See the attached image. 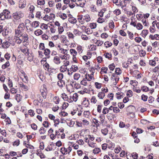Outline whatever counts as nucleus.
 <instances>
[{
  "label": "nucleus",
  "mask_w": 159,
  "mask_h": 159,
  "mask_svg": "<svg viewBox=\"0 0 159 159\" xmlns=\"http://www.w3.org/2000/svg\"><path fill=\"white\" fill-rule=\"evenodd\" d=\"M78 70V66L75 65H72L70 68V70L72 71L73 72H75Z\"/></svg>",
  "instance_id": "nucleus-24"
},
{
  "label": "nucleus",
  "mask_w": 159,
  "mask_h": 159,
  "mask_svg": "<svg viewBox=\"0 0 159 159\" xmlns=\"http://www.w3.org/2000/svg\"><path fill=\"white\" fill-rule=\"evenodd\" d=\"M10 66V63L9 61H7L5 64H3L2 66V69H4L6 68L9 67Z\"/></svg>",
  "instance_id": "nucleus-35"
},
{
  "label": "nucleus",
  "mask_w": 159,
  "mask_h": 159,
  "mask_svg": "<svg viewBox=\"0 0 159 159\" xmlns=\"http://www.w3.org/2000/svg\"><path fill=\"white\" fill-rule=\"evenodd\" d=\"M67 67L65 66L62 65L60 67V70L61 72H64L67 70Z\"/></svg>",
  "instance_id": "nucleus-39"
},
{
  "label": "nucleus",
  "mask_w": 159,
  "mask_h": 159,
  "mask_svg": "<svg viewBox=\"0 0 159 159\" xmlns=\"http://www.w3.org/2000/svg\"><path fill=\"white\" fill-rule=\"evenodd\" d=\"M25 29L24 23H21L19 24L17 28L15 30V36L16 38L15 41L17 44H20L22 42L23 43H27L28 41V35L26 33H22Z\"/></svg>",
  "instance_id": "nucleus-1"
},
{
  "label": "nucleus",
  "mask_w": 159,
  "mask_h": 159,
  "mask_svg": "<svg viewBox=\"0 0 159 159\" xmlns=\"http://www.w3.org/2000/svg\"><path fill=\"white\" fill-rule=\"evenodd\" d=\"M28 11L31 14H32L34 11L35 7L34 6L31 4H29L28 5Z\"/></svg>",
  "instance_id": "nucleus-13"
},
{
  "label": "nucleus",
  "mask_w": 159,
  "mask_h": 159,
  "mask_svg": "<svg viewBox=\"0 0 159 159\" xmlns=\"http://www.w3.org/2000/svg\"><path fill=\"white\" fill-rule=\"evenodd\" d=\"M22 75H21L22 77H23L24 78H22L23 81L25 83H27L28 81V77L27 75L24 72L21 73Z\"/></svg>",
  "instance_id": "nucleus-15"
},
{
  "label": "nucleus",
  "mask_w": 159,
  "mask_h": 159,
  "mask_svg": "<svg viewBox=\"0 0 159 159\" xmlns=\"http://www.w3.org/2000/svg\"><path fill=\"white\" fill-rule=\"evenodd\" d=\"M43 33V31L40 29L34 31V34L37 36L41 35Z\"/></svg>",
  "instance_id": "nucleus-29"
},
{
  "label": "nucleus",
  "mask_w": 159,
  "mask_h": 159,
  "mask_svg": "<svg viewBox=\"0 0 159 159\" xmlns=\"http://www.w3.org/2000/svg\"><path fill=\"white\" fill-rule=\"evenodd\" d=\"M108 143V144H107V147L111 150H113L115 147L114 144L110 141H109Z\"/></svg>",
  "instance_id": "nucleus-19"
},
{
  "label": "nucleus",
  "mask_w": 159,
  "mask_h": 159,
  "mask_svg": "<svg viewBox=\"0 0 159 159\" xmlns=\"http://www.w3.org/2000/svg\"><path fill=\"white\" fill-rule=\"evenodd\" d=\"M85 2L84 0H78L75 2V3L77 6L83 7L85 4Z\"/></svg>",
  "instance_id": "nucleus-12"
},
{
  "label": "nucleus",
  "mask_w": 159,
  "mask_h": 159,
  "mask_svg": "<svg viewBox=\"0 0 159 159\" xmlns=\"http://www.w3.org/2000/svg\"><path fill=\"white\" fill-rule=\"evenodd\" d=\"M115 73H116L115 74L118 75L121 74V71L120 68H117L116 69Z\"/></svg>",
  "instance_id": "nucleus-57"
},
{
  "label": "nucleus",
  "mask_w": 159,
  "mask_h": 159,
  "mask_svg": "<svg viewBox=\"0 0 159 159\" xmlns=\"http://www.w3.org/2000/svg\"><path fill=\"white\" fill-rule=\"evenodd\" d=\"M90 81L87 78V76H84V78L80 82V84L86 87L87 88H90L91 87V84Z\"/></svg>",
  "instance_id": "nucleus-3"
},
{
  "label": "nucleus",
  "mask_w": 159,
  "mask_h": 159,
  "mask_svg": "<svg viewBox=\"0 0 159 159\" xmlns=\"http://www.w3.org/2000/svg\"><path fill=\"white\" fill-rule=\"evenodd\" d=\"M69 93H71L74 91L73 89V87L72 85V84H70L68 85L66 87Z\"/></svg>",
  "instance_id": "nucleus-22"
},
{
  "label": "nucleus",
  "mask_w": 159,
  "mask_h": 159,
  "mask_svg": "<svg viewBox=\"0 0 159 159\" xmlns=\"http://www.w3.org/2000/svg\"><path fill=\"white\" fill-rule=\"evenodd\" d=\"M99 118H100V123L102 124H103L104 122V120L105 119L104 115L103 114L100 115L99 117Z\"/></svg>",
  "instance_id": "nucleus-45"
},
{
  "label": "nucleus",
  "mask_w": 159,
  "mask_h": 159,
  "mask_svg": "<svg viewBox=\"0 0 159 159\" xmlns=\"http://www.w3.org/2000/svg\"><path fill=\"white\" fill-rule=\"evenodd\" d=\"M74 34L76 35H80L81 33L77 29H75L73 31Z\"/></svg>",
  "instance_id": "nucleus-64"
},
{
  "label": "nucleus",
  "mask_w": 159,
  "mask_h": 159,
  "mask_svg": "<svg viewBox=\"0 0 159 159\" xmlns=\"http://www.w3.org/2000/svg\"><path fill=\"white\" fill-rule=\"evenodd\" d=\"M35 16L36 17L39 19L43 17L41 14V12L39 11H36Z\"/></svg>",
  "instance_id": "nucleus-28"
},
{
  "label": "nucleus",
  "mask_w": 159,
  "mask_h": 159,
  "mask_svg": "<svg viewBox=\"0 0 159 159\" xmlns=\"http://www.w3.org/2000/svg\"><path fill=\"white\" fill-rule=\"evenodd\" d=\"M59 16L63 20H65L66 19L67 17V15L64 13H60L59 14Z\"/></svg>",
  "instance_id": "nucleus-36"
},
{
  "label": "nucleus",
  "mask_w": 159,
  "mask_h": 159,
  "mask_svg": "<svg viewBox=\"0 0 159 159\" xmlns=\"http://www.w3.org/2000/svg\"><path fill=\"white\" fill-rule=\"evenodd\" d=\"M59 51L61 53L67 54V53L68 51L67 49H65L62 48L61 49L59 50Z\"/></svg>",
  "instance_id": "nucleus-50"
},
{
  "label": "nucleus",
  "mask_w": 159,
  "mask_h": 159,
  "mask_svg": "<svg viewBox=\"0 0 159 159\" xmlns=\"http://www.w3.org/2000/svg\"><path fill=\"white\" fill-rule=\"evenodd\" d=\"M55 15L53 13H51L49 15H46L43 17V20L47 21H49L50 20H53L55 18Z\"/></svg>",
  "instance_id": "nucleus-6"
},
{
  "label": "nucleus",
  "mask_w": 159,
  "mask_h": 159,
  "mask_svg": "<svg viewBox=\"0 0 159 159\" xmlns=\"http://www.w3.org/2000/svg\"><path fill=\"white\" fill-rule=\"evenodd\" d=\"M149 64L152 66H155L156 64L155 58H154L153 60H150Z\"/></svg>",
  "instance_id": "nucleus-47"
},
{
  "label": "nucleus",
  "mask_w": 159,
  "mask_h": 159,
  "mask_svg": "<svg viewBox=\"0 0 159 159\" xmlns=\"http://www.w3.org/2000/svg\"><path fill=\"white\" fill-rule=\"evenodd\" d=\"M127 34L129 35V38L130 39L132 40L134 39V34L129 31H127Z\"/></svg>",
  "instance_id": "nucleus-51"
},
{
  "label": "nucleus",
  "mask_w": 159,
  "mask_h": 159,
  "mask_svg": "<svg viewBox=\"0 0 159 159\" xmlns=\"http://www.w3.org/2000/svg\"><path fill=\"white\" fill-rule=\"evenodd\" d=\"M26 5V1L25 0H20L19 2V8L22 9L25 8Z\"/></svg>",
  "instance_id": "nucleus-10"
},
{
  "label": "nucleus",
  "mask_w": 159,
  "mask_h": 159,
  "mask_svg": "<svg viewBox=\"0 0 159 159\" xmlns=\"http://www.w3.org/2000/svg\"><path fill=\"white\" fill-rule=\"evenodd\" d=\"M69 64L70 62L69 61L67 60H64L63 61V65H62L67 67V66L69 65Z\"/></svg>",
  "instance_id": "nucleus-54"
},
{
  "label": "nucleus",
  "mask_w": 159,
  "mask_h": 159,
  "mask_svg": "<svg viewBox=\"0 0 159 159\" xmlns=\"http://www.w3.org/2000/svg\"><path fill=\"white\" fill-rule=\"evenodd\" d=\"M94 42L95 43V44L98 46H101L103 43V42L102 41L100 40H94Z\"/></svg>",
  "instance_id": "nucleus-25"
},
{
  "label": "nucleus",
  "mask_w": 159,
  "mask_h": 159,
  "mask_svg": "<svg viewBox=\"0 0 159 159\" xmlns=\"http://www.w3.org/2000/svg\"><path fill=\"white\" fill-rule=\"evenodd\" d=\"M71 150V148L70 147H68L67 148L64 147L61 148L60 149V151L61 153L64 155L69 154Z\"/></svg>",
  "instance_id": "nucleus-8"
},
{
  "label": "nucleus",
  "mask_w": 159,
  "mask_h": 159,
  "mask_svg": "<svg viewBox=\"0 0 159 159\" xmlns=\"http://www.w3.org/2000/svg\"><path fill=\"white\" fill-rule=\"evenodd\" d=\"M68 38L70 39H73L75 36L74 34L70 32H68L67 33Z\"/></svg>",
  "instance_id": "nucleus-43"
},
{
  "label": "nucleus",
  "mask_w": 159,
  "mask_h": 159,
  "mask_svg": "<svg viewBox=\"0 0 159 159\" xmlns=\"http://www.w3.org/2000/svg\"><path fill=\"white\" fill-rule=\"evenodd\" d=\"M142 22L145 26H148L149 25V23L148 21H147L145 19H143L142 20Z\"/></svg>",
  "instance_id": "nucleus-40"
},
{
  "label": "nucleus",
  "mask_w": 159,
  "mask_h": 159,
  "mask_svg": "<svg viewBox=\"0 0 159 159\" xmlns=\"http://www.w3.org/2000/svg\"><path fill=\"white\" fill-rule=\"evenodd\" d=\"M108 130L107 128H105L101 130L102 133L104 135H106L108 133Z\"/></svg>",
  "instance_id": "nucleus-59"
},
{
  "label": "nucleus",
  "mask_w": 159,
  "mask_h": 159,
  "mask_svg": "<svg viewBox=\"0 0 159 159\" xmlns=\"http://www.w3.org/2000/svg\"><path fill=\"white\" fill-rule=\"evenodd\" d=\"M120 78L117 75L113 74L111 77V80L113 83V84L116 85L119 81Z\"/></svg>",
  "instance_id": "nucleus-7"
},
{
  "label": "nucleus",
  "mask_w": 159,
  "mask_h": 159,
  "mask_svg": "<svg viewBox=\"0 0 159 159\" xmlns=\"http://www.w3.org/2000/svg\"><path fill=\"white\" fill-rule=\"evenodd\" d=\"M21 51L25 54H28L29 52V49L27 47H25L24 48H21L20 49Z\"/></svg>",
  "instance_id": "nucleus-31"
},
{
  "label": "nucleus",
  "mask_w": 159,
  "mask_h": 159,
  "mask_svg": "<svg viewBox=\"0 0 159 159\" xmlns=\"http://www.w3.org/2000/svg\"><path fill=\"white\" fill-rule=\"evenodd\" d=\"M137 29L139 30H142L143 28V25L139 23L136 24V27Z\"/></svg>",
  "instance_id": "nucleus-37"
},
{
  "label": "nucleus",
  "mask_w": 159,
  "mask_h": 159,
  "mask_svg": "<svg viewBox=\"0 0 159 159\" xmlns=\"http://www.w3.org/2000/svg\"><path fill=\"white\" fill-rule=\"evenodd\" d=\"M37 3L38 5H43L45 4V2L44 0H38Z\"/></svg>",
  "instance_id": "nucleus-49"
},
{
  "label": "nucleus",
  "mask_w": 159,
  "mask_h": 159,
  "mask_svg": "<svg viewBox=\"0 0 159 159\" xmlns=\"http://www.w3.org/2000/svg\"><path fill=\"white\" fill-rule=\"evenodd\" d=\"M46 130L44 128L42 127H41L39 130V132L40 134H43L46 132Z\"/></svg>",
  "instance_id": "nucleus-56"
},
{
  "label": "nucleus",
  "mask_w": 159,
  "mask_h": 159,
  "mask_svg": "<svg viewBox=\"0 0 159 159\" xmlns=\"http://www.w3.org/2000/svg\"><path fill=\"white\" fill-rule=\"evenodd\" d=\"M97 102V100L95 96H92L91 99V102L93 103L94 104H95Z\"/></svg>",
  "instance_id": "nucleus-62"
},
{
  "label": "nucleus",
  "mask_w": 159,
  "mask_h": 159,
  "mask_svg": "<svg viewBox=\"0 0 159 159\" xmlns=\"http://www.w3.org/2000/svg\"><path fill=\"white\" fill-rule=\"evenodd\" d=\"M132 3H131V6H132V10L133 13H135L138 12V8L135 6L132 5Z\"/></svg>",
  "instance_id": "nucleus-44"
},
{
  "label": "nucleus",
  "mask_w": 159,
  "mask_h": 159,
  "mask_svg": "<svg viewBox=\"0 0 159 159\" xmlns=\"http://www.w3.org/2000/svg\"><path fill=\"white\" fill-rule=\"evenodd\" d=\"M105 96V94L103 92H99L98 94V97L100 99H103Z\"/></svg>",
  "instance_id": "nucleus-20"
},
{
  "label": "nucleus",
  "mask_w": 159,
  "mask_h": 159,
  "mask_svg": "<svg viewBox=\"0 0 159 159\" xmlns=\"http://www.w3.org/2000/svg\"><path fill=\"white\" fill-rule=\"evenodd\" d=\"M3 13L5 16L6 19H9L11 17L10 12L7 10H5L3 11Z\"/></svg>",
  "instance_id": "nucleus-14"
},
{
  "label": "nucleus",
  "mask_w": 159,
  "mask_h": 159,
  "mask_svg": "<svg viewBox=\"0 0 159 159\" xmlns=\"http://www.w3.org/2000/svg\"><path fill=\"white\" fill-rule=\"evenodd\" d=\"M78 20L79 22L81 24H84L85 22L89 21L91 19L89 15L87 14L84 16H79Z\"/></svg>",
  "instance_id": "nucleus-2"
},
{
  "label": "nucleus",
  "mask_w": 159,
  "mask_h": 159,
  "mask_svg": "<svg viewBox=\"0 0 159 159\" xmlns=\"http://www.w3.org/2000/svg\"><path fill=\"white\" fill-rule=\"evenodd\" d=\"M39 22L38 21H34L32 22L31 26L34 28L38 27L39 25Z\"/></svg>",
  "instance_id": "nucleus-33"
},
{
  "label": "nucleus",
  "mask_w": 159,
  "mask_h": 159,
  "mask_svg": "<svg viewBox=\"0 0 159 159\" xmlns=\"http://www.w3.org/2000/svg\"><path fill=\"white\" fill-rule=\"evenodd\" d=\"M77 50L78 51V52L80 54L82 53L83 50L82 49V47L81 46H79L77 47Z\"/></svg>",
  "instance_id": "nucleus-58"
},
{
  "label": "nucleus",
  "mask_w": 159,
  "mask_h": 159,
  "mask_svg": "<svg viewBox=\"0 0 159 159\" xmlns=\"http://www.w3.org/2000/svg\"><path fill=\"white\" fill-rule=\"evenodd\" d=\"M69 7L71 8H73L75 6V2H73L70 1L68 4Z\"/></svg>",
  "instance_id": "nucleus-52"
},
{
  "label": "nucleus",
  "mask_w": 159,
  "mask_h": 159,
  "mask_svg": "<svg viewBox=\"0 0 159 159\" xmlns=\"http://www.w3.org/2000/svg\"><path fill=\"white\" fill-rule=\"evenodd\" d=\"M93 122L95 124V125L93 126H95L96 128L100 126L99 123L100 122L98 121L96 118H93Z\"/></svg>",
  "instance_id": "nucleus-16"
},
{
  "label": "nucleus",
  "mask_w": 159,
  "mask_h": 159,
  "mask_svg": "<svg viewBox=\"0 0 159 159\" xmlns=\"http://www.w3.org/2000/svg\"><path fill=\"white\" fill-rule=\"evenodd\" d=\"M89 146L92 148H94L95 147V143H94L92 142L89 141L88 143Z\"/></svg>",
  "instance_id": "nucleus-61"
},
{
  "label": "nucleus",
  "mask_w": 159,
  "mask_h": 159,
  "mask_svg": "<svg viewBox=\"0 0 159 159\" xmlns=\"http://www.w3.org/2000/svg\"><path fill=\"white\" fill-rule=\"evenodd\" d=\"M104 45L106 48H107L111 47L112 45V43L108 41L104 43Z\"/></svg>",
  "instance_id": "nucleus-60"
},
{
  "label": "nucleus",
  "mask_w": 159,
  "mask_h": 159,
  "mask_svg": "<svg viewBox=\"0 0 159 159\" xmlns=\"http://www.w3.org/2000/svg\"><path fill=\"white\" fill-rule=\"evenodd\" d=\"M93 74L94 72H92L90 75H89V74H86L84 76H87V78H88V79L90 81L92 79L94 78H93Z\"/></svg>",
  "instance_id": "nucleus-21"
},
{
  "label": "nucleus",
  "mask_w": 159,
  "mask_h": 159,
  "mask_svg": "<svg viewBox=\"0 0 159 159\" xmlns=\"http://www.w3.org/2000/svg\"><path fill=\"white\" fill-rule=\"evenodd\" d=\"M78 94L76 93H75L72 96H70V98L68 101L69 102H73V101L76 102L78 99Z\"/></svg>",
  "instance_id": "nucleus-9"
},
{
  "label": "nucleus",
  "mask_w": 159,
  "mask_h": 159,
  "mask_svg": "<svg viewBox=\"0 0 159 159\" xmlns=\"http://www.w3.org/2000/svg\"><path fill=\"white\" fill-rule=\"evenodd\" d=\"M100 152V149L98 148H95L93 150V152L94 154H98Z\"/></svg>",
  "instance_id": "nucleus-42"
},
{
  "label": "nucleus",
  "mask_w": 159,
  "mask_h": 159,
  "mask_svg": "<svg viewBox=\"0 0 159 159\" xmlns=\"http://www.w3.org/2000/svg\"><path fill=\"white\" fill-rule=\"evenodd\" d=\"M51 52L50 50L48 48H46L44 49V55L48 57H49V55Z\"/></svg>",
  "instance_id": "nucleus-27"
},
{
  "label": "nucleus",
  "mask_w": 159,
  "mask_h": 159,
  "mask_svg": "<svg viewBox=\"0 0 159 159\" xmlns=\"http://www.w3.org/2000/svg\"><path fill=\"white\" fill-rule=\"evenodd\" d=\"M80 75L78 73H75L74 74L73 77L74 79L75 80H78L80 78Z\"/></svg>",
  "instance_id": "nucleus-41"
},
{
  "label": "nucleus",
  "mask_w": 159,
  "mask_h": 159,
  "mask_svg": "<svg viewBox=\"0 0 159 159\" xmlns=\"http://www.w3.org/2000/svg\"><path fill=\"white\" fill-rule=\"evenodd\" d=\"M10 46L9 43L8 42L6 41L3 43L2 45V47L4 48H7Z\"/></svg>",
  "instance_id": "nucleus-26"
},
{
  "label": "nucleus",
  "mask_w": 159,
  "mask_h": 159,
  "mask_svg": "<svg viewBox=\"0 0 159 159\" xmlns=\"http://www.w3.org/2000/svg\"><path fill=\"white\" fill-rule=\"evenodd\" d=\"M133 92L131 90H128L127 92L126 95L129 97H131L133 96Z\"/></svg>",
  "instance_id": "nucleus-55"
},
{
  "label": "nucleus",
  "mask_w": 159,
  "mask_h": 159,
  "mask_svg": "<svg viewBox=\"0 0 159 159\" xmlns=\"http://www.w3.org/2000/svg\"><path fill=\"white\" fill-rule=\"evenodd\" d=\"M61 37L62 38L61 42L62 43L66 44L68 43L69 41L65 35H62L61 36Z\"/></svg>",
  "instance_id": "nucleus-17"
},
{
  "label": "nucleus",
  "mask_w": 159,
  "mask_h": 159,
  "mask_svg": "<svg viewBox=\"0 0 159 159\" xmlns=\"http://www.w3.org/2000/svg\"><path fill=\"white\" fill-rule=\"evenodd\" d=\"M39 48L41 50H43L45 49L44 44L43 43H40L39 45Z\"/></svg>",
  "instance_id": "nucleus-63"
},
{
  "label": "nucleus",
  "mask_w": 159,
  "mask_h": 159,
  "mask_svg": "<svg viewBox=\"0 0 159 159\" xmlns=\"http://www.w3.org/2000/svg\"><path fill=\"white\" fill-rule=\"evenodd\" d=\"M114 3L118 6H120L121 5V0H112Z\"/></svg>",
  "instance_id": "nucleus-23"
},
{
  "label": "nucleus",
  "mask_w": 159,
  "mask_h": 159,
  "mask_svg": "<svg viewBox=\"0 0 159 159\" xmlns=\"http://www.w3.org/2000/svg\"><path fill=\"white\" fill-rule=\"evenodd\" d=\"M70 52L72 56H76L77 53V51L74 49H71L70 50Z\"/></svg>",
  "instance_id": "nucleus-38"
},
{
  "label": "nucleus",
  "mask_w": 159,
  "mask_h": 159,
  "mask_svg": "<svg viewBox=\"0 0 159 159\" xmlns=\"http://www.w3.org/2000/svg\"><path fill=\"white\" fill-rule=\"evenodd\" d=\"M149 30L150 32L151 33H154L156 31V29L155 27V25H152V26H151L150 27Z\"/></svg>",
  "instance_id": "nucleus-48"
},
{
  "label": "nucleus",
  "mask_w": 159,
  "mask_h": 159,
  "mask_svg": "<svg viewBox=\"0 0 159 159\" xmlns=\"http://www.w3.org/2000/svg\"><path fill=\"white\" fill-rule=\"evenodd\" d=\"M40 91L43 98H45L47 94V89L46 84H43L41 86Z\"/></svg>",
  "instance_id": "nucleus-5"
},
{
  "label": "nucleus",
  "mask_w": 159,
  "mask_h": 159,
  "mask_svg": "<svg viewBox=\"0 0 159 159\" xmlns=\"http://www.w3.org/2000/svg\"><path fill=\"white\" fill-rule=\"evenodd\" d=\"M68 20L70 22L73 24L76 23L77 22V20L73 17L69 18Z\"/></svg>",
  "instance_id": "nucleus-30"
},
{
  "label": "nucleus",
  "mask_w": 159,
  "mask_h": 159,
  "mask_svg": "<svg viewBox=\"0 0 159 159\" xmlns=\"http://www.w3.org/2000/svg\"><path fill=\"white\" fill-rule=\"evenodd\" d=\"M53 61L56 64L58 65L61 63L60 58L57 56H55L53 58Z\"/></svg>",
  "instance_id": "nucleus-11"
},
{
  "label": "nucleus",
  "mask_w": 159,
  "mask_h": 159,
  "mask_svg": "<svg viewBox=\"0 0 159 159\" xmlns=\"http://www.w3.org/2000/svg\"><path fill=\"white\" fill-rule=\"evenodd\" d=\"M116 97L117 99H120L124 97V94L122 92H118L116 94Z\"/></svg>",
  "instance_id": "nucleus-18"
},
{
  "label": "nucleus",
  "mask_w": 159,
  "mask_h": 159,
  "mask_svg": "<svg viewBox=\"0 0 159 159\" xmlns=\"http://www.w3.org/2000/svg\"><path fill=\"white\" fill-rule=\"evenodd\" d=\"M64 31V29L63 26H60L58 28V31L59 34H61Z\"/></svg>",
  "instance_id": "nucleus-53"
},
{
  "label": "nucleus",
  "mask_w": 159,
  "mask_h": 159,
  "mask_svg": "<svg viewBox=\"0 0 159 159\" xmlns=\"http://www.w3.org/2000/svg\"><path fill=\"white\" fill-rule=\"evenodd\" d=\"M28 55V57H27V59L30 61H32L33 60V57L34 56L32 54H29V53L27 54Z\"/></svg>",
  "instance_id": "nucleus-46"
},
{
  "label": "nucleus",
  "mask_w": 159,
  "mask_h": 159,
  "mask_svg": "<svg viewBox=\"0 0 159 159\" xmlns=\"http://www.w3.org/2000/svg\"><path fill=\"white\" fill-rule=\"evenodd\" d=\"M58 85L60 87H62L65 85V82L63 80H59L57 82Z\"/></svg>",
  "instance_id": "nucleus-32"
},
{
  "label": "nucleus",
  "mask_w": 159,
  "mask_h": 159,
  "mask_svg": "<svg viewBox=\"0 0 159 159\" xmlns=\"http://www.w3.org/2000/svg\"><path fill=\"white\" fill-rule=\"evenodd\" d=\"M148 33V31L147 30H143L142 31L141 35L143 37H145Z\"/></svg>",
  "instance_id": "nucleus-34"
},
{
  "label": "nucleus",
  "mask_w": 159,
  "mask_h": 159,
  "mask_svg": "<svg viewBox=\"0 0 159 159\" xmlns=\"http://www.w3.org/2000/svg\"><path fill=\"white\" fill-rule=\"evenodd\" d=\"M24 16V13L21 11H17L13 14V16L14 19L18 20Z\"/></svg>",
  "instance_id": "nucleus-4"
}]
</instances>
